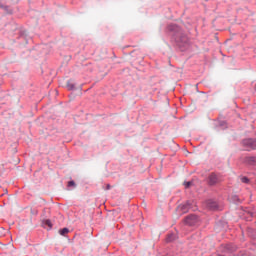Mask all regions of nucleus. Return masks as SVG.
Instances as JSON below:
<instances>
[{"instance_id":"obj_6","label":"nucleus","mask_w":256,"mask_h":256,"mask_svg":"<svg viewBox=\"0 0 256 256\" xmlns=\"http://www.w3.org/2000/svg\"><path fill=\"white\" fill-rule=\"evenodd\" d=\"M67 89H68V91H73V89H75V83H73V81L69 80L67 82Z\"/></svg>"},{"instance_id":"obj_16","label":"nucleus","mask_w":256,"mask_h":256,"mask_svg":"<svg viewBox=\"0 0 256 256\" xmlns=\"http://www.w3.org/2000/svg\"><path fill=\"white\" fill-rule=\"evenodd\" d=\"M106 189L109 191V189H111V185L107 184Z\"/></svg>"},{"instance_id":"obj_5","label":"nucleus","mask_w":256,"mask_h":256,"mask_svg":"<svg viewBox=\"0 0 256 256\" xmlns=\"http://www.w3.org/2000/svg\"><path fill=\"white\" fill-rule=\"evenodd\" d=\"M208 183L209 185H217V183H219V178L215 174H210Z\"/></svg>"},{"instance_id":"obj_9","label":"nucleus","mask_w":256,"mask_h":256,"mask_svg":"<svg viewBox=\"0 0 256 256\" xmlns=\"http://www.w3.org/2000/svg\"><path fill=\"white\" fill-rule=\"evenodd\" d=\"M60 235H67V233H69V229L68 228H63L61 230H59Z\"/></svg>"},{"instance_id":"obj_14","label":"nucleus","mask_w":256,"mask_h":256,"mask_svg":"<svg viewBox=\"0 0 256 256\" xmlns=\"http://www.w3.org/2000/svg\"><path fill=\"white\" fill-rule=\"evenodd\" d=\"M184 185L186 189H189V186L192 185V182H185Z\"/></svg>"},{"instance_id":"obj_15","label":"nucleus","mask_w":256,"mask_h":256,"mask_svg":"<svg viewBox=\"0 0 256 256\" xmlns=\"http://www.w3.org/2000/svg\"><path fill=\"white\" fill-rule=\"evenodd\" d=\"M3 9H4V11H7V13H12V11L9 10V7H7V6H4Z\"/></svg>"},{"instance_id":"obj_2","label":"nucleus","mask_w":256,"mask_h":256,"mask_svg":"<svg viewBox=\"0 0 256 256\" xmlns=\"http://www.w3.org/2000/svg\"><path fill=\"white\" fill-rule=\"evenodd\" d=\"M179 47H185L189 43V39L185 35H181L176 39Z\"/></svg>"},{"instance_id":"obj_1","label":"nucleus","mask_w":256,"mask_h":256,"mask_svg":"<svg viewBox=\"0 0 256 256\" xmlns=\"http://www.w3.org/2000/svg\"><path fill=\"white\" fill-rule=\"evenodd\" d=\"M189 209H191V202H186L184 204L179 205L177 208V211H178V213L183 215L185 213H188Z\"/></svg>"},{"instance_id":"obj_7","label":"nucleus","mask_w":256,"mask_h":256,"mask_svg":"<svg viewBox=\"0 0 256 256\" xmlns=\"http://www.w3.org/2000/svg\"><path fill=\"white\" fill-rule=\"evenodd\" d=\"M208 207H209V209H212V210L217 209V202L209 201Z\"/></svg>"},{"instance_id":"obj_8","label":"nucleus","mask_w":256,"mask_h":256,"mask_svg":"<svg viewBox=\"0 0 256 256\" xmlns=\"http://www.w3.org/2000/svg\"><path fill=\"white\" fill-rule=\"evenodd\" d=\"M246 163H249L250 165H253L255 163V157H247Z\"/></svg>"},{"instance_id":"obj_11","label":"nucleus","mask_w":256,"mask_h":256,"mask_svg":"<svg viewBox=\"0 0 256 256\" xmlns=\"http://www.w3.org/2000/svg\"><path fill=\"white\" fill-rule=\"evenodd\" d=\"M44 225H47V227L49 228L53 227V224H51V220H45Z\"/></svg>"},{"instance_id":"obj_12","label":"nucleus","mask_w":256,"mask_h":256,"mask_svg":"<svg viewBox=\"0 0 256 256\" xmlns=\"http://www.w3.org/2000/svg\"><path fill=\"white\" fill-rule=\"evenodd\" d=\"M241 181H242V183H249V178H247V177H242V178H241Z\"/></svg>"},{"instance_id":"obj_4","label":"nucleus","mask_w":256,"mask_h":256,"mask_svg":"<svg viewBox=\"0 0 256 256\" xmlns=\"http://www.w3.org/2000/svg\"><path fill=\"white\" fill-rule=\"evenodd\" d=\"M198 219L197 216L195 215H189L188 217L185 218V223L186 225H195V223H197Z\"/></svg>"},{"instance_id":"obj_3","label":"nucleus","mask_w":256,"mask_h":256,"mask_svg":"<svg viewBox=\"0 0 256 256\" xmlns=\"http://www.w3.org/2000/svg\"><path fill=\"white\" fill-rule=\"evenodd\" d=\"M242 144L244 145V147H247L248 149H255V141L251 138L244 139L242 141Z\"/></svg>"},{"instance_id":"obj_13","label":"nucleus","mask_w":256,"mask_h":256,"mask_svg":"<svg viewBox=\"0 0 256 256\" xmlns=\"http://www.w3.org/2000/svg\"><path fill=\"white\" fill-rule=\"evenodd\" d=\"M68 187H75V181H69Z\"/></svg>"},{"instance_id":"obj_10","label":"nucleus","mask_w":256,"mask_h":256,"mask_svg":"<svg viewBox=\"0 0 256 256\" xmlns=\"http://www.w3.org/2000/svg\"><path fill=\"white\" fill-rule=\"evenodd\" d=\"M167 241L168 242L175 241V235L174 234H169L168 238H167Z\"/></svg>"}]
</instances>
